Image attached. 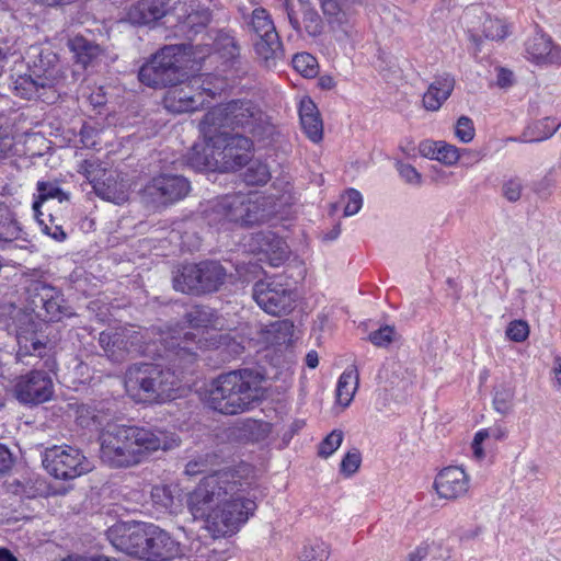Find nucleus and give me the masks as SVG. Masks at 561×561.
Listing matches in <instances>:
<instances>
[{
	"label": "nucleus",
	"instance_id": "bf43d9fd",
	"mask_svg": "<svg viewBox=\"0 0 561 561\" xmlns=\"http://www.w3.org/2000/svg\"><path fill=\"white\" fill-rule=\"evenodd\" d=\"M13 465V455L7 446L0 444V479L12 469Z\"/></svg>",
	"mask_w": 561,
	"mask_h": 561
},
{
	"label": "nucleus",
	"instance_id": "2f4dec72",
	"mask_svg": "<svg viewBox=\"0 0 561 561\" xmlns=\"http://www.w3.org/2000/svg\"><path fill=\"white\" fill-rule=\"evenodd\" d=\"M321 10L332 28H340L345 36H351L347 14L336 0H320Z\"/></svg>",
	"mask_w": 561,
	"mask_h": 561
},
{
	"label": "nucleus",
	"instance_id": "6e6d98bb",
	"mask_svg": "<svg viewBox=\"0 0 561 561\" xmlns=\"http://www.w3.org/2000/svg\"><path fill=\"white\" fill-rule=\"evenodd\" d=\"M513 400V392L510 389L496 390L493 399L494 409L501 414H506L511 409V402Z\"/></svg>",
	"mask_w": 561,
	"mask_h": 561
},
{
	"label": "nucleus",
	"instance_id": "49530a36",
	"mask_svg": "<svg viewBox=\"0 0 561 561\" xmlns=\"http://www.w3.org/2000/svg\"><path fill=\"white\" fill-rule=\"evenodd\" d=\"M343 432L333 430L319 445L318 455L322 458L331 456L342 444Z\"/></svg>",
	"mask_w": 561,
	"mask_h": 561
},
{
	"label": "nucleus",
	"instance_id": "4be33fe9",
	"mask_svg": "<svg viewBox=\"0 0 561 561\" xmlns=\"http://www.w3.org/2000/svg\"><path fill=\"white\" fill-rule=\"evenodd\" d=\"M206 2L210 0H198L192 2L190 8L191 11L186 14L183 21H180L176 25L178 31L184 35L187 39H193L198 33H201L211 20V10Z\"/></svg>",
	"mask_w": 561,
	"mask_h": 561
},
{
	"label": "nucleus",
	"instance_id": "f8f14e48",
	"mask_svg": "<svg viewBox=\"0 0 561 561\" xmlns=\"http://www.w3.org/2000/svg\"><path fill=\"white\" fill-rule=\"evenodd\" d=\"M45 470L56 479L70 480L92 470V462L78 448L64 445L46 448L43 454Z\"/></svg>",
	"mask_w": 561,
	"mask_h": 561
},
{
	"label": "nucleus",
	"instance_id": "79ce46f5",
	"mask_svg": "<svg viewBox=\"0 0 561 561\" xmlns=\"http://www.w3.org/2000/svg\"><path fill=\"white\" fill-rule=\"evenodd\" d=\"M330 556L329 546L323 541L306 545L301 552V561H327Z\"/></svg>",
	"mask_w": 561,
	"mask_h": 561
},
{
	"label": "nucleus",
	"instance_id": "f3484780",
	"mask_svg": "<svg viewBox=\"0 0 561 561\" xmlns=\"http://www.w3.org/2000/svg\"><path fill=\"white\" fill-rule=\"evenodd\" d=\"M11 85L18 96L22 99H41L43 102H55L58 99L56 90L49 88V83H44L33 72L27 71L21 75L11 76Z\"/></svg>",
	"mask_w": 561,
	"mask_h": 561
},
{
	"label": "nucleus",
	"instance_id": "9b49d317",
	"mask_svg": "<svg viewBox=\"0 0 561 561\" xmlns=\"http://www.w3.org/2000/svg\"><path fill=\"white\" fill-rule=\"evenodd\" d=\"M99 344L104 354L114 363H121L128 357L151 354L145 334L133 327L116 328L103 331Z\"/></svg>",
	"mask_w": 561,
	"mask_h": 561
},
{
	"label": "nucleus",
	"instance_id": "f704fd0d",
	"mask_svg": "<svg viewBox=\"0 0 561 561\" xmlns=\"http://www.w3.org/2000/svg\"><path fill=\"white\" fill-rule=\"evenodd\" d=\"M21 228L10 208L0 203V240L10 242L20 237Z\"/></svg>",
	"mask_w": 561,
	"mask_h": 561
},
{
	"label": "nucleus",
	"instance_id": "c03bdc74",
	"mask_svg": "<svg viewBox=\"0 0 561 561\" xmlns=\"http://www.w3.org/2000/svg\"><path fill=\"white\" fill-rule=\"evenodd\" d=\"M151 499L154 505L160 508L172 511L174 506V495L169 485H154L151 490Z\"/></svg>",
	"mask_w": 561,
	"mask_h": 561
},
{
	"label": "nucleus",
	"instance_id": "13d9d810",
	"mask_svg": "<svg viewBox=\"0 0 561 561\" xmlns=\"http://www.w3.org/2000/svg\"><path fill=\"white\" fill-rule=\"evenodd\" d=\"M560 125L561 124H553L549 117L539 121L536 125V128L540 131V136H538L535 140L540 141L550 138L557 133Z\"/></svg>",
	"mask_w": 561,
	"mask_h": 561
},
{
	"label": "nucleus",
	"instance_id": "dca6fc26",
	"mask_svg": "<svg viewBox=\"0 0 561 561\" xmlns=\"http://www.w3.org/2000/svg\"><path fill=\"white\" fill-rule=\"evenodd\" d=\"M469 483L470 479L462 468L449 466L437 473L434 489L440 499L456 501L468 493Z\"/></svg>",
	"mask_w": 561,
	"mask_h": 561
},
{
	"label": "nucleus",
	"instance_id": "f257e3e1",
	"mask_svg": "<svg viewBox=\"0 0 561 561\" xmlns=\"http://www.w3.org/2000/svg\"><path fill=\"white\" fill-rule=\"evenodd\" d=\"M187 506L195 519H206L219 536L238 531L256 510L250 483L233 471L205 477L190 493Z\"/></svg>",
	"mask_w": 561,
	"mask_h": 561
},
{
	"label": "nucleus",
	"instance_id": "3c124183",
	"mask_svg": "<svg viewBox=\"0 0 561 561\" xmlns=\"http://www.w3.org/2000/svg\"><path fill=\"white\" fill-rule=\"evenodd\" d=\"M216 47L218 50H221L222 56L228 59H234L239 56V46L230 35H221L216 42Z\"/></svg>",
	"mask_w": 561,
	"mask_h": 561
},
{
	"label": "nucleus",
	"instance_id": "4468645a",
	"mask_svg": "<svg viewBox=\"0 0 561 561\" xmlns=\"http://www.w3.org/2000/svg\"><path fill=\"white\" fill-rule=\"evenodd\" d=\"M14 392L16 399L22 403L39 404L51 399L54 383L46 371L34 369L18 379Z\"/></svg>",
	"mask_w": 561,
	"mask_h": 561
},
{
	"label": "nucleus",
	"instance_id": "4d7b16f0",
	"mask_svg": "<svg viewBox=\"0 0 561 561\" xmlns=\"http://www.w3.org/2000/svg\"><path fill=\"white\" fill-rule=\"evenodd\" d=\"M394 329L386 325L369 334V341L379 347L389 345L393 340Z\"/></svg>",
	"mask_w": 561,
	"mask_h": 561
},
{
	"label": "nucleus",
	"instance_id": "338daca9",
	"mask_svg": "<svg viewBox=\"0 0 561 561\" xmlns=\"http://www.w3.org/2000/svg\"><path fill=\"white\" fill-rule=\"evenodd\" d=\"M319 85L321 89L331 90L335 87V81L331 76H322L319 79Z\"/></svg>",
	"mask_w": 561,
	"mask_h": 561
},
{
	"label": "nucleus",
	"instance_id": "e433bc0d",
	"mask_svg": "<svg viewBox=\"0 0 561 561\" xmlns=\"http://www.w3.org/2000/svg\"><path fill=\"white\" fill-rule=\"evenodd\" d=\"M37 191L38 197L37 201L33 203V209L35 211L36 218L43 225L44 221L39 219V215H42L39 211L42 203L49 198H57L59 202H62L64 199H67V195L57 185L50 182H38Z\"/></svg>",
	"mask_w": 561,
	"mask_h": 561
},
{
	"label": "nucleus",
	"instance_id": "6ab92c4d",
	"mask_svg": "<svg viewBox=\"0 0 561 561\" xmlns=\"http://www.w3.org/2000/svg\"><path fill=\"white\" fill-rule=\"evenodd\" d=\"M190 190L187 178H152L145 193L154 201L167 204L185 197Z\"/></svg>",
	"mask_w": 561,
	"mask_h": 561
},
{
	"label": "nucleus",
	"instance_id": "a878e982",
	"mask_svg": "<svg viewBox=\"0 0 561 561\" xmlns=\"http://www.w3.org/2000/svg\"><path fill=\"white\" fill-rule=\"evenodd\" d=\"M301 127L307 137L318 142L323 137V123L317 105L311 100H302L299 107Z\"/></svg>",
	"mask_w": 561,
	"mask_h": 561
},
{
	"label": "nucleus",
	"instance_id": "de8ad7c7",
	"mask_svg": "<svg viewBox=\"0 0 561 561\" xmlns=\"http://www.w3.org/2000/svg\"><path fill=\"white\" fill-rule=\"evenodd\" d=\"M344 203V216H353L359 211L363 205V198L358 191L350 188L342 196Z\"/></svg>",
	"mask_w": 561,
	"mask_h": 561
},
{
	"label": "nucleus",
	"instance_id": "c85d7f7f",
	"mask_svg": "<svg viewBox=\"0 0 561 561\" xmlns=\"http://www.w3.org/2000/svg\"><path fill=\"white\" fill-rule=\"evenodd\" d=\"M16 342L19 346L16 356L20 360H23L25 356H36L39 358L47 356L48 347L35 332L20 329L16 334Z\"/></svg>",
	"mask_w": 561,
	"mask_h": 561
},
{
	"label": "nucleus",
	"instance_id": "a211bd4d",
	"mask_svg": "<svg viewBox=\"0 0 561 561\" xmlns=\"http://www.w3.org/2000/svg\"><path fill=\"white\" fill-rule=\"evenodd\" d=\"M193 337L194 334L191 332H185L183 336H164L161 334L160 343L164 347V354L160 355L165 356L174 367L185 368L196 359V353L191 346Z\"/></svg>",
	"mask_w": 561,
	"mask_h": 561
},
{
	"label": "nucleus",
	"instance_id": "39448f33",
	"mask_svg": "<svg viewBox=\"0 0 561 561\" xmlns=\"http://www.w3.org/2000/svg\"><path fill=\"white\" fill-rule=\"evenodd\" d=\"M278 211L275 196L250 192L222 196L213 202L204 214L209 226L234 229L260 226Z\"/></svg>",
	"mask_w": 561,
	"mask_h": 561
},
{
	"label": "nucleus",
	"instance_id": "0e129e2a",
	"mask_svg": "<svg viewBox=\"0 0 561 561\" xmlns=\"http://www.w3.org/2000/svg\"><path fill=\"white\" fill-rule=\"evenodd\" d=\"M43 230L45 233L49 234L57 241H62L66 239V233L64 232L60 226H54V228H51L48 225H44Z\"/></svg>",
	"mask_w": 561,
	"mask_h": 561
},
{
	"label": "nucleus",
	"instance_id": "7c9ffc66",
	"mask_svg": "<svg viewBox=\"0 0 561 561\" xmlns=\"http://www.w3.org/2000/svg\"><path fill=\"white\" fill-rule=\"evenodd\" d=\"M358 371L355 366L347 368L339 378L336 387V401L343 408L352 402L358 387Z\"/></svg>",
	"mask_w": 561,
	"mask_h": 561
},
{
	"label": "nucleus",
	"instance_id": "2eb2a0df",
	"mask_svg": "<svg viewBox=\"0 0 561 561\" xmlns=\"http://www.w3.org/2000/svg\"><path fill=\"white\" fill-rule=\"evenodd\" d=\"M28 291L34 308H42L48 321H59L67 314L64 295L60 290L44 282H33Z\"/></svg>",
	"mask_w": 561,
	"mask_h": 561
},
{
	"label": "nucleus",
	"instance_id": "7ed1b4c3",
	"mask_svg": "<svg viewBox=\"0 0 561 561\" xmlns=\"http://www.w3.org/2000/svg\"><path fill=\"white\" fill-rule=\"evenodd\" d=\"M202 135L217 144H230L233 138H243L251 144L272 140L276 127L259 105L247 99L231 100L210 108L199 123Z\"/></svg>",
	"mask_w": 561,
	"mask_h": 561
},
{
	"label": "nucleus",
	"instance_id": "ea45409f",
	"mask_svg": "<svg viewBox=\"0 0 561 561\" xmlns=\"http://www.w3.org/2000/svg\"><path fill=\"white\" fill-rule=\"evenodd\" d=\"M291 64L295 70L306 78H313L318 73V61L309 53H298L291 58Z\"/></svg>",
	"mask_w": 561,
	"mask_h": 561
},
{
	"label": "nucleus",
	"instance_id": "e2e57ef3",
	"mask_svg": "<svg viewBox=\"0 0 561 561\" xmlns=\"http://www.w3.org/2000/svg\"><path fill=\"white\" fill-rule=\"evenodd\" d=\"M513 72L505 68H500L496 77V83L501 88H507L513 84Z\"/></svg>",
	"mask_w": 561,
	"mask_h": 561
},
{
	"label": "nucleus",
	"instance_id": "37998d69",
	"mask_svg": "<svg viewBox=\"0 0 561 561\" xmlns=\"http://www.w3.org/2000/svg\"><path fill=\"white\" fill-rule=\"evenodd\" d=\"M76 422L81 427H90L92 425L101 424L95 409L89 404H75L72 407Z\"/></svg>",
	"mask_w": 561,
	"mask_h": 561
},
{
	"label": "nucleus",
	"instance_id": "58836bf2",
	"mask_svg": "<svg viewBox=\"0 0 561 561\" xmlns=\"http://www.w3.org/2000/svg\"><path fill=\"white\" fill-rule=\"evenodd\" d=\"M264 244L261 245V251L268 254L273 253L275 256L272 259L273 265H277L280 261L285 260L288 255L287 247L282 239L276 238L272 233H260L257 236Z\"/></svg>",
	"mask_w": 561,
	"mask_h": 561
},
{
	"label": "nucleus",
	"instance_id": "c756f323",
	"mask_svg": "<svg viewBox=\"0 0 561 561\" xmlns=\"http://www.w3.org/2000/svg\"><path fill=\"white\" fill-rule=\"evenodd\" d=\"M167 107L176 113L196 111L202 104L199 98L191 94L184 88H174L168 92L165 99Z\"/></svg>",
	"mask_w": 561,
	"mask_h": 561
},
{
	"label": "nucleus",
	"instance_id": "412c9836",
	"mask_svg": "<svg viewBox=\"0 0 561 561\" xmlns=\"http://www.w3.org/2000/svg\"><path fill=\"white\" fill-rule=\"evenodd\" d=\"M33 60L28 61V71L33 72L44 83H49V88L56 90L55 87L59 81V65L57 55L50 50H42L33 48Z\"/></svg>",
	"mask_w": 561,
	"mask_h": 561
},
{
	"label": "nucleus",
	"instance_id": "c9c22d12",
	"mask_svg": "<svg viewBox=\"0 0 561 561\" xmlns=\"http://www.w3.org/2000/svg\"><path fill=\"white\" fill-rule=\"evenodd\" d=\"M42 485V481L33 480L32 478L15 479L8 484V491L21 497L34 499L43 494Z\"/></svg>",
	"mask_w": 561,
	"mask_h": 561
},
{
	"label": "nucleus",
	"instance_id": "ddd939ff",
	"mask_svg": "<svg viewBox=\"0 0 561 561\" xmlns=\"http://www.w3.org/2000/svg\"><path fill=\"white\" fill-rule=\"evenodd\" d=\"M253 299L266 313L283 316L294 309L296 301L295 290L276 278L259 280L252 290Z\"/></svg>",
	"mask_w": 561,
	"mask_h": 561
},
{
	"label": "nucleus",
	"instance_id": "69168bd1",
	"mask_svg": "<svg viewBox=\"0 0 561 561\" xmlns=\"http://www.w3.org/2000/svg\"><path fill=\"white\" fill-rule=\"evenodd\" d=\"M396 169L400 175H420L413 165L402 161H397Z\"/></svg>",
	"mask_w": 561,
	"mask_h": 561
},
{
	"label": "nucleus",
	"instance_id": "cd10ccee",
	"mask_svg": "<svg viewBox=\"0 0 561 561\" xmlns=\"http://www.w3.org/2000/svg\"><path fill=\"white\" fill-rule=\"evenodd\" d=\"M69 46L71 51L75 54L76 62L81 65L83 68L94 66L103 53V49L99 44L89 41L83 36H75L69 42Z\"/></svg>",
	"mask_w": 561,
	"mask_h": 561
},
{
	"label": "nucleus",
	"instance_id": "5fc2aeb1",
	"mask_svg": "<svg viewBox=\"0 0 561 561\" xmlns=\"http://www.w3.org/2000/svg\"><path fill=\"white\" fill-rule=\"evenodd\" d=\"M360 461L362 458L358 450L348 451L341 461V472L345 476L355 473L360 466Z\"/></svg>",
	"mask_w": 561,
	"mask_h": 561
},
{
	"label": "nucleus",
	"instance_id": "052dcab7",
	"mask_svg": "<svg viewBox=\"0 0 561 561\" xmlns=\"http://www.w3.org/2000/svg\"><path fill=\"white\" fill-rule=\"evenodd\" d=\"M439 141L424 140L419 146V151L423 157L437 160V149H439Z\"/></svg>",
	"mask_w": 561,
	"mask_h": 561
},
{
	"label": "nucleus",
	"instance_id": "09e8293b",
	"mask_svg": "<svg viewBox=\"0 0 561 561\" xmlns=\"http://www.w3.org/2000/svg\"><path fill=\"white\" fill-rule=\"evenodd\" d=\"M476 130L473 122L468 116H460L456 123L455 135L456 137L467 144L470 142L474 137Z\"/></svg>",
	"mask_w": 561,
	"mask_h": 561
},
{
	"label": "nucleus",
	"instance_id": "5701e85b",
	"mask_svg": "<svg viewBox=\"0 0 561 561\" xmlns=\"http://www.w3.org/2000/svg\"><path fill=\"white\" fill-rule=\"evenodd\" d=\"M167 11V0H139L129 8L127 18L131 24L146 25L163 18Z\"/></svg>",
	"mask_w": 561,
	"mask_h": 561
},
{
	"label": "nucleus",
	"instance_id": "a19ab883",
	"mask_svg": "<svg viewBox=\"0 0 561 561\" xmlns=\"http://www.w3.org/2000/svg\"><path fill=\"white\" fill-rule=\"evenodd\" d=\"M438 146L439 149H437V161L447 165H451L458 160H465L466 156L470 154L468 150L465 149L462 152H460L456 146L446 144L445 141H439Z\"/></svg>",
	"mask_w": 561,
	"mask_h": 561
},
{
	"label": "nucleus",
	"instance_id": "a18cd8bd",
	"mask_svg": "<svg viewBox=\"0 0 561 561\" xmlns=\"http://www.w3.org/2000/svg\"><path fill=\"white\" fill-rule=\"evenodd\" d=\"M482 32L489 39H504L507 36V24L500 19L486 18L483 22Z\"/></svg>",
	"mask_w": 561,
	"mask_h": 561
},
{
	"label": "nucleus",
	"instance_id": "8fccbe9b",
	"mask_svg": "<svg viewBox=\"0 0 561 561\" xmlns=\"http://www.w3.org/2000/svg\"><path fill=\"white\" fill-rule=\"evenodd\" d=\"M524 185L520 178H510L502 185L503 196L510 202H516L520 198Z\"/></svg>",
	"mask_w": 561,
	"mask_h": 561
},
{
	"label": "nucleus",
	"instance_id": "b1692460",
	"mask_svg": "<svg viewBox=\"0 0 561 561\" xmlns=\"http://www.w3.org/2000/svg\"><path fill=\"white\" fill-rule=\"evenodd\" d=\"M90 184L102 199L122 204L128 198L130 185L124 178H92Z\"/></svg>",
	"mask_w": 561,
	"mask_h": 561
},
{
	"label": "nucleus",
	"instance_id": "6e6552de",
	"mask_svg": "<svg viewBox=\"0 0 561 561\" xmlns=\"http://www.w3.org/2000/svg\"><path fill=\"white\" fill-rule=\"evenodd\" d=\"M204 142L195 144L186 156L187 165L195 172H237L251 161V144L233 138L230 144H217L206 135Z\"/></svg>",
	"mask_w": 561,
	"mask_h": 561
},
{
	"label": "nucleus",
	"instance_id": "473e14b6",
	"mask_svg": "<svg viewBox=\"0 0 561 561\" xmlns=\"http://www.w3.org/2000/svg\"><path fill=\"white\" fill-rule=\"evenodd\" d=\"M552 42L543 34H536L526 43V53L536 62L552 61Z\"/></svg>",
	"mask_w": 561,
	"mask_h": 561
},
{
	"label": "nucleus",
	"instance_id": "864d4df0",
	"mask_svg": "<svg viewBox=\"0 0 561 561\" xmlns=\"http://www.w3.org/2000/svg\"><path fill=\"white\" fill-rule=\"evenodd\" d=\"M529 327L527 322L515 320L510 323L506 329V335L514 342H523L528 337Z\"/></svg>",
	"mask_w": 561,
	"mask_h": 561
},
{
	"label": "nucleus",
	"instance_id": "0eeeda50",
	"mask_svg": "<svg viewBox=\"0 0 561 561\" xmlns=\"http://www.w3.org/2000/svg\"><path fill=\"white\" fill-rule=\"evenodd\" d=\"M128 396L140 403H162L176 398L180 379L174 370L153 363H136L125 373Z\"/></svg>",
	"mask_w": 561,
	"mask_h": 561
},
{
	"label": "nucleus",
	"instance_id": "4c0bfd02",
	"mask_svg": "<svg viewBox=\"0 0 561 561\" xmlns=\"http://www.w3.org/2000/svg\"><path fill=\"white\" fill-rule=\"evenodd\" d=\"M249 26L255 33L257 38L277 33L267 11L263 8H256L253 10Z\"/></svg>",
	"mask_w": 561,
	"mask_h": 561
},
{
	"label": "nucleus",
	"instance_id": "1a4fd4ad",
	"mask_svg": "<svg viewBox=\"0 0 561 561\" xmlns=\"http://www.w3.org/2000/svg\"><path fill=\"white\" fill-rule=\"evenodd\" d=\"M185 48L184 44H176L167 45L159 49L139 69V81L154 89L178 85L185 76L182 68Z\"/></svg>",
	"mask_w": 561,
	"mask_h": 561
},
{
	"label": "nucleus",
	"instance_id": "f03ea898",
	"mask_svg": "<svg viewBox=\"0 0 561 561\" xmlns=\"http://www.w3.org/2000/svg\"><path fill=\"white\" fill-rule=\"evenodd\" d=\"M100 458L111 468H130L158 450L180 445L176 434L152 427L107 424L100 434Z\"/></svg>",
	"mask_w": 561,
	"mask_h": 561
},
{
	"label": "nucleus",
	"instance_id": "423d86ee",
	"mask_svg": "<svg viewBox=\"0 0 561 561\" xmlns=\"http://www.w3.org/2000/svg\"><path fill=\"white\" fill-rule=\"evenodd\" d=\"M107 537L117 549L148 561H169L180 550V543L153 524L115 525L108 529Z\"/></svg>",
	"mask_w": 561,
	"mask_h": 561
},
{
	"label": "nucleus",
	"instance_id": "774afa93",
	"mask_svg": "<svg viewBox=\"0 0 561 561\" xmlns=\"http://www.w3.org/2000/svg\"><path fill=\"white\" fill-rule=\"evenodd\" d=\"M553 375L556 383L561 386V358L559 356L554 358Z\"/></svg>",
	"mask_w": 561,
	"mask_h": 561
},
{
	"label": "nucleus",
	"instance_id": "72a5a7b5",
	"mask_svg": "<svg viewBox=\"0 0 561 561\" xmlns=\"http://www.w3.org/2000/svg\"><path fill=\"white\" fill-rule=\"evenodd\" d=\"M187 323L192 328H216L218 318L213 308L207 306H194L185 314Z\"/></svg>",
	"mask_w": 561,
	"mask_h": 561
},
{
	"label": "nucleus",
	"instance_id": "9d476101",
	"mask_svg": "<svg viewBox=\"0 0 561 561\" xmlns=\"http://www.w3.org/2000/svg\"><path fill=\"white\" fill-rule=\"evenodd\" d=\"M227 272L216 261L184 264L173 274V288L183 294L199 295L218 290Z\"/></svg>",
	"mask_w": 561,
	"mask_h": 561
},
{
	"label": "nucleus",
	"instance_id": "680f3d73",
	"mask_svg": "<svg viewBox=\"0 0 561 561\" xmlns=\"http://www.w3.org/2000/svg\"><path fill=\"white\" fill-rule=\"evenodd\" d=\"M96 134L98 131L93 127L83 125L80 130L82 145L87 148H94L98 145L95 140Z\"/></svg>",
	"mask_w": 561,
	"mask_h": 561
},
{
	"label": "nucleus",
	"instance_id": "bb28decb",
	"mask_svg": "<svg viewBox=\"0 0 561 561\" xmlns=\"http://www.w3.org/2000/svg\"><path fill=\"white\" fill-rule=\"evenodd\" d=\"M254 50L266 68L275 67L285 57L278 33L259 37L254 42Z\"/></svg>",
	"mask_w": 561,
	"mask_h": 561
},
{
	"label": "nucleus",
	"instance_id": "20e7f679",
	"mask_svg": "<svg viewBox=\"0 0 561 561\" xmlns=\"http://www.w3.org/2000/svg\"><path fill=\"white\" fill-rule=\"evenodd\" d=\"M264 375L256 368L220 374L210 385L208 405L222 414L236 415L253 409L266 398Z\"/></svg>",
	"mask_w": 561,
	"mask_h": 561
},
{
	"label": "nucleus",
	"instance_id": "393cba45",
	"mask_svg": "<svg viewBox=\"0 0 561 561\" xmlns=\"http://www.w3.org/2000/svg\"><path fill=\"white\" fill-rule=\"evenodd\" d=\"M454 87L455 79L451 75L447 72L437 75L423 96L424 107L428 111H437L450 96Z\"/></svg>",
	"mask_w": 561,
	"mask_h": 561
},
{
	"label": "nucleus",
	"instance_id": "603ef678",
	"mask_svg": "<svg viewBox=\"0 0 561 561\" xmlns=\"http://www.w3.org/2000/svg\"><path fill=\"white\" fill-rule=\"evenodd\" d=\"M439 552L442 556V546L435 542L423 543L409 554V561H426L428 556Z\"/></svg>",
	"mask_w": 561,
	"mask_h": 561
},
{
	"label": "nucleus",
	"instance_id": "aec40b11",
	"mask_svg": "<svg viewBox=\"0 0 561 561\" xmlns=\"http://www.w3.org/2000/svg\"><path fill=\"white\" fill-rule=\"evenodd\" d=\"M302 14V25L306 33L311 37H318L323 33L324 23L318 11L308 0H298ZM285 11L291 27L298 33L301 32V22L288 1L284 3Z\"/></svg>",
	"mask_w": 561,
	"mask_h": 561
}]
</instances>
